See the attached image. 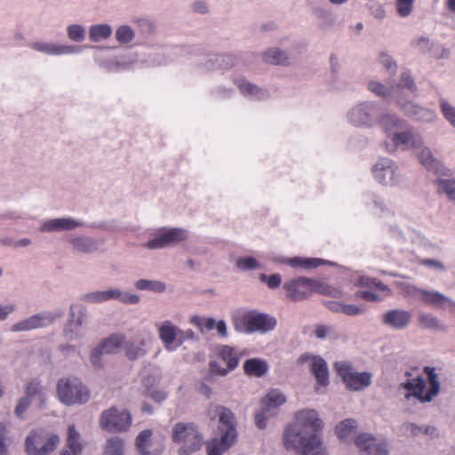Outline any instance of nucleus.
Returning a JSON list of instances; mask_svg holds the SVG:
<instances>
[{
  "instance_id": "nucleus-1",
  "label": "nucleus",
  "mask_w": 455,
  "mask_h": 455,
  "mask_svg": "<svg viewBox=\"0 0 455 455\" xmlns=\"http://www.w3.org/2000/svg\"><path fill=\"white\" fill-rule=\"evenodd\" d=\"M323 428V422L315 410H299L284 430V446L300 455H328L321 437L316 434Z\"/></svg>"
},
{
  "instance_id": "nucleus-2",
  "label": "nucleus",
  "mask_w": 455,
  "mask_h": 455,
  "mask_svg": "<svg viewBox=\"0 0 455 455\" xmlns=\"http://www.w3.org/2000/svg\"><path fill=\"white\" fill-rule=\"evenodd\" d=\"M381 130L387 138L388 152L412 150L423 137L405 119L393 113H386L382 116Z\"/></svg>"
},
{
  "instance_id": "nucleus-3",
  "label": "nucleus",
  "mask_w": 455,
  "mask_h": 455,
  "mask_svg": "<svg viewBox=\"0 0 455 455\" xmlns=\"http://www.w3.org/2000/svg\"><path fill=\"white\" fill-rule=\"evenodd\" d=\"M220 437L213 438L207 444L208 455H222L236 441L237 432L234 413L225 408L219 409V427Z\"/></svg>"
},
{
  "instance_id": "nucleus-4",
  "label": "nucleus",
  "mask_w": 455,
  "mask_h": 455,
  "mask_svg": "<svg viewBox=\"0 0 455 455\" xmlns=\"http://www.w3.org/2000/svg\"><path fill=\"white\" fill-rule=\"evenodd\" d=\"M380 106L373 100H365L353 105L346 113L347 122L356 128L371 129L381 127L382 116Z\"/></svg>"
},
{
  "instance_id": "nucleus-5",
  "label": "nucleus",
  "mask_w": 455,
  "mask_h": 455,
  "mask_svg": "<svg viewBox=\"0 0 455 455\" xmlns=\"http://www.w3.org/2000/svg\"><path fill=\"white\" fill-rule=\"evenodd\" d=\"M58 400L66 406L83 405L91 398L89 388L74 376L60 378L56 384Z\"/></svg>"
},
{
  "instance_id": "nucleus-6",
  "label": "nucleus",
  "mask_w": 455,
  "mask_h": 455,
  "mask_svg": "<svg viewBox=\"0 0 455 455\" xmlns=\"http://www.w3.org/2000/svg\"><path fill=\"white\" fill-rule=\"evenodd\" d=\"M424 372L428 377L429 387L427 389L426 388V381L422 377H417L403 382L402 387L410 392L405 395L407 399L413 396L421 403H429L438 395L440 392V382L435 369L434 367L426 366Z\"/></svg>"
},
{
  "instance_id": "nucleus-7",
  "label": "nucleus",
  "mask_w": 455,
  "mask_h": 455,
  "mask_svg": "<svg viewBox=\"0 0 455 455\" xmlns=\"http://www.w3.org/2000/svg\"><path fill=\"white\" fill-rule=\"evenodd\" d=\"M172 438L179 445L180 455H190L199 451L203 444V435L192 422L176 423L172 429Z\"/></svg>"
},
{
  "instance_id": "nucleus-8",
  "label": "nucleus",
  "mask_w": 455,
  "mask_h": 455,
  "mask_svg": "<svg viewBox=\"0 0 455 455\" xmlns=\"http://www.w3.org/2000/svg\"><path fill=\"white\" fill-rule=\"evenodd\" d=\"M368 89L376 96L384 100H395L398 105V100L403 98L406 91L413 93L417 87L411 76L404 72L401 76L400 82L396 84H389L388 86H386L379 81L371 80L368 83Z\"/></svg>"
},
{
  "instance_id": "nucleus-9",
  "label": "nucleus",
  "mask_w": 455,
  "mask_h": 455,
  "mask_svg": "<svg viewBox=\"0 0 455 455\" xmlns=\"http://www.w3.org/2000/svg\"><path fill=\"white\" fill-rule=\"evenodd\" d=\"M395 283L405 297L420 301L429 307L443 308L446 301H450L449 297L435 290L423 289L407 282H396Z\"/></svg>"
},
{
  "instance_id": "nucleus-10",
  "label": "nucleus",
  "mask_w": 455,
  "mask_h": 455,
  "mask_svg": "<svg viewBox=\"0 0 455 455\" xmlns=\"http://www.w3.org/2000/svg\"><path fill=\"white\" fill-rule=\"evenodd\" d=\"M275 326L276 320L274 317L254 311L247 312L235 321V330L244 333H266Z\"/></svg>"
},
{
  "instance_id": "nucleus-11",
  "label": "nucleus",
  "mask_w": 455,
  "mask_h": 455,
  "mask_svg": "<svg viewBox=\"0 0 455 455\" xmlns=\"http://www.w3.org/2000/svg\"><path fill=\"white\" fill-rule=\"evenodd\" d=\"M375 180L386 187L395 188L403 181V175L395 161L388 157L379 158L372 167Z\"/></svg>"
},
{
  "instance_id": "nucleus-12",
  "label": "nucleus",
  "mask_w": 455,
  "mask_h": 455,
  "mask_svg": "<svg viewBox=\"0 0 455 455\" xmlns=\"http://www.w3.org/2000/svg\"><path fill=\"white\" fill-rule=\"evenodd\" d=\"M80 228H106L104 222L88 224L80 219L70 216L45 220L39 227L43 233L68 232Z\"/></svg>"
},
{
  "instance_id": "nucleus-13",
  "label": "nucleus",
  "mask_w": 455,
  "mask_h": 455,
  "mask_svg": "<svg viewBox=\"0 0 455 455\" xmlns=\"http://www.w3.org/2000/svg\"><path fill=\"white\" fill-rule=\"evenodd\" d=\"M132 420V415L128 411L112 406L101 412L99 424L107 432L121 433L129 429Z\"/></svg>"
},
{
  "instance_id": "nucleus-14",
  "label": "nucleus",
  "mask_w": 455,
  "mask_h": 455,
  "mask_svg": "<svg viewBox=\"0 0 455 455\" xmlns=\"http://www.w3.org/2000/svg\"><path fill=\"white\" fill-rule=\"evenodd\" d=\"M188 238V231L181 228H160L156 229L145 247L149 250L164 249L185 241Z\"/></svg>"
},
{
  "instance_id": "nucleus-15",
  "label": "nucleus",
  "mask_w": 455,
  "mask_h": 455,
  "mask_svg": "<svg viewBox=\"0 0 455 455\" xmlns=\"http://www.w3.org/2000/svg\"><path fill=\"white\" fill-rule=\"evenodd\" d=\"M335 369L347 387L350 390L360 391L371 385L372 375L367 371H355L348 362L336 363Z\"/></svg>"
},
{
  "instance_id": "nucleus-16",
  "label": "nucleus",
  "mask_w": 455,
  "mask_h": 455,
  "mask_svg": "<svg viewBox=\"0 0 455 455\" xmlns=\"http://www.w3.org/2000/svg\"><path fill=\"white\" fill-rule=\"evenodd\" d=\"M64 312L60 311H43L30 315L28 318L18 321L10 327L12 332L30 331L36 329L44 328L54 323L61 318Z\"/></svg>"
},
{
  "instance_id": "nucleus-17",
  "label": "nucleus",
  "mask_w": 455,
  "mask_h": 455,
  "mask_svg": "<svg viewBox=\"0 0 455 455\" xmlns=\"http://www.w3.org/2000/svg\"><path fill=\"white\" fill-rule=\"evenodd\" d=\"M412 151L420 164L428 172L438 176H449L451 174V170L434 156L423 137L419 140Z\"/></svg>"
},
{
  "instance_id": "nucleus-18",
  "label": "nucleus",
  "mask_w": 455,
  "mask_h": 455,
  "mask_svg": "<svg viewBox=\"0 0 455 455\" xmlns=\"http://www.w3.org/2000/svg\"><path fill=\"white\" fill-rule=\"evenodd\" d=\"M286 403L285 395L278 389H272L261 400V408L255 414L256 426L263 429L268 418L275 414V411Z\"/></svg>"
},
{
  "instance_id": "nucleus-19",
  "label": "nucleus",
  "mask_w": 455,
  "mask_h": 455,
  "mask_svg": "<svg viewBox=\"0 0 455 455\" xmlns=\"http://www.w3.org/2000/svg\"><path fill=\"white\" fill-rule=\"evenodd\" d=\"M87 317V311L81 304H71L69 307L68 323L64 327L63 335L68 341H74L83 337L82 326Z\"/></svg>"
},
{
  "instance_id": "nucleus-20",
  "label": "nucleus",
  "mask_w": 455,
  "mask_h": 455,
  "mask_svg": "<svg viewBox=\"0 0 455 455\" xmlns=\"http://www.w3.org/2000/svg\"><path fill=\"white\" fill-rule=\"evenodd\" d=\"M159 339L164 349L168 352H175L182 346V339L180 337L181 329L170 320H164L155 323Z\"/></svg>"
},
{
  "instance_id": "nucleus-21",
  "label": "nucleus",
  "mask_w": 455,
  "mask_h": 455,
  "mask_svg": "<svg viewBox=\"0 0 455 455\" xmlns=\"http://www.w3.org/2000/svg\"><path fill=\"white\" fill-rule=\"evenodd\" d=\"M59 443L60 437L57 435L46 438L43 433L35 431L26 438V451L28 455H48Z\"/></svg>"
},
{
  "instance_id": "nucleus-22",
  "label": "nucleus",
  "mask_w": 455,
  "mask_h": 455,
  "mask_svg": "<svg viewBox=\"0 0 455 455\" xmlns=\"http://www.w3.org/2000/svg\"><path fill=\"white\" fill-rule=\"evenodd\" d=\"M406 94L398 100V107L403 114L421 123H434L437 120L435 110L421 107L406 99Z\"/></svg>"
},
{
  "instance_id": "nucleus-23",
  "label": "nucleus",
  "mask_w": 455,
  "mask_h": 455,
  "mask_svg": "<svg viewBox=\"0 0 455 455\" xmlns=\"http://www.w3.org/2000/svg\"><path fill=\"white\" fill-rule=\"evenodd\" d=\"M355 444L360 451V455L389 454L386 442L371 434L363 433L359 435L355 439Z\"/></svg>"
},
{
  "instance_id": "nucleus-24",
  "label": "nucleus",
  "mask_w": 455,
  "mask_h": 455,
  "mask_svg": "<svg viewBox=\"0 0 455 455\" xmlns=\"http://www.w3.org/2000/svg\"><path fill=\"white\" fill-rule=\"evenodd\" d=\"M29 47L36 52L51 56L78 54L82 51L81 47L77 45L60 44L45 41L33 42L29 44Z\"/></svg>"
},
{
  "instance_id": "nucleus-25",
  "label": "nucleus",
  "mask_w": 455,
  "mask_h": 455,
  "mask_svg": "<svg viewBox=\"0 0 455 455\" xmlns=\"http://www.w3.org/2000/svg\"><path fill=\"white\" fill-rule=\"evenodd\" d=\"M283 290L288 299L299 301L310 296V278L297 277L283 283Z\"/></svg>"
},
{
  "instance_id": "nucleus-26",
  "label": "nucleus",
  "mask_w": 455,
  "mask_h": 455,
  "mask_svg": "<svg viewBox=\"0 0 455 455\" xmlns=\"http://www.w3.org/2000/svg\"><path fill=\"white\" fill-rule=\"evenodd\" d=\"M412 314L405 309H390L381 316V322L384 325L394 330H404L411 323Z\"/></svg>"
},
{
  "instance_id": "nucleus-27",
  "label": "nucleus",
  "mask_w": 455,
  "mask_h": 455,
  "mask_svg": "<svg viewBox=\"0 0 455 455\" xmlns=\"http://www.w3.org/2000/svg\"><path fill=\"white\" fill-rule=\"evenodd\" d=\"M66 242L73 251L79 254H92L99 250L97 240L85 235H69Z\"/></svg>"
},
{
  "instance_id": "nucleus-28",
  "label": "nucleus",
  "mask_w": 455,
  "mask_h": 455,
  "mask_svg": "<svg viewBox=\"0 0 455 455\" xmlns=\"http://www.w3.org/2000/svg\"><path fill=\"white\" fill-rule=\"evenodd\" d=\"M236 85L240 92L249 100H262L268 99L270 96V92L267 89L259 87L245 79H238Z\"/></svg>"
},
{
  "instance_id": "nucleus-29",
  "label": "nucleus",
  "mask_w": 455,
  "mask_h": 455,
  "mask_svg": "<svg viewBox=\"0 0 455 455\" xmlns=\"http://www.w3.org/2000/svg\"><path fill=\"white\" fill-rule=\"evenodd\" d=\"M275 260L278 263L286 264L297 269H312L327 263V261L321 259L303 257H277Z\"/></svg>"
},
{
  "instance_id": "nucleus-30",
  "label": "nucleus",
  "mask_w": 455,
  "mask_h": 455,
  "mask_svg": "<svg viewBox=\"0 0 455 455\" xmlns=\"http://www.w3.org/2000/svg\"><path fill=\"white\" fill-rule=\"evenodd\" d=\"M311 371L321 386L326 387L329 384V372L326 362L318 356L312 357Z\"/></svg>"
},
{
  "instance_id": "nucleus-31",
  "label": "nucleus",
  "mask_w": 455,
  "mask_h": 455,
  "mask_svg": "<svg viewBox=\"0 0 455 455\" xmlns=\"http://www.w3.org/2000/svg\"><path fill=\"white\" fill-rule=\"evenodd\" d=\"M243 371L248 376L262 377L268 371V363L261 358H251L243 363Z\"/></svg>"
},
{
  "instance_id": "nucleus-32",
  "label": "nucleus",
  "mask_w": 455,
  "mask_h": 455,
  "mask_svg": "<svg viewBox=\"0 0 455 455\" xmlns=\"http://www.w3.org/2000/svg\"><path fill=\"white\" fill-rule=\"evenodd\" d=\"M220 357L227 363L228 370L234 371L239 364V353L232 347L222 345L219 347Z\"/></svg>"
},
{
  "instance_id": "nucleus-33",
  "label": "nucleus",
  "mask_w": 455,
  "mask_h": 455,
  "mask_svg": "<svg viewBox=\"0 0 455 455\" xmlns=\"http://www.w3.org/2000/svg\"><path fill=\"white\" fill-rule=\"evenodd\" d=\"M262 59L266 63L273 65H288L290 63L286 52L277 47H272L264 52Z\"/></svg>"
},
{
  "instance_id": "nucleus-34",
  "label": "nucleus",
  "mask_w": 455,
  "mask_h": 455,
  "mask_svg": "<svg viewBox=\"0 0 455 455\" xmlns=\"http://www.w3.org/2000/svg\"><path fill=\"white\" fill-rule=\"evenodd\" d=\"M365 204L371 207L373 213L382 217L390 213V209L385 201L376 194L371 193L365 196Z\"/></svg>"
},
{
  "instance_id": "nucleus-35",
  "label": "nucleus",
  "mask_w": 455,
  "mask_h": 455,
  "mask_svg": "<svg viewBox=\"0 0 455 455\" xmlns=\"http://www.w3.org/2000/svg\"><path fill=\"white\" fill-rule=\"evenodd\" d=\"M124 343V337L121 334H113L104 339L100 346L108 355L116 354Z\"/></svg>"
},
{
  "instance_id": "nucleus-36",
  "label": "nucleus",
  "mask_w": 455,
  "mask_h": 455,
  "mask_svg": "<svg viewBox=\"0 0 455 455\" xmlns=\"http://www.w3.org/2000/svg\"><path fill=\"white\" fill-rule=\"evenodd\" d=\"M81 299L90 304H100L113 299V288L105 291H93L84 293Z\"/></svg>"
},
{
  "instance_id": "nucleus-37",
  "label": "nucleus",
  "mask_w": 455,
  "mask_h": 455,
  "mask_svg": "<svg viewBox=\"0 0 455 455\" xmlns=\"http://www.w3.org/2000/svg\"><path fill=\"white\" fill-rule=\"evenodd\" d=\"M68 450L70 455H80L83 451L81 435L74 425L68 427V436L67 440Z\"/></svg>"
},
{
  "instance_id": "nucleus-38",
  "label": "nucleus",
  "mask_w": 455,
  "mask_h": 455,
  "mask_svg": "<svg viewBox=\"0 0 455 455\" xmlns=\"http://www.w3.org/2000/svg\"><path fill=\"white\" fill-rule=\"evenodd\" d=\"M112 32V28L108 24L92 25L89 28V38L91 41L98 43L109 38Z\"/></svg>"
},
{
  "instance_id": "nucleus-39",
  "label": "nucleus",
  "mask_w": 455,
  "mask_h": 455,
  "mask_svg": "<svg viewBox=\"0 0 455 455\" xmlns=\"http://www.w3.org/2000/svg\"><path fill=\"white\" fill-rule=\"evenodd\" d=\"M357 421L354 419H347L340 421L335 427V433L341 440L348 439L356 430Z\"/></svg>"
},
{
  "instance_id": "nucleus-40",
  "label": "nucleus",
  "mask_w": 455,
  "mask_h": 455,
  "mask_svg": "<svg viewBox=\"0 0 455 455\" xmlns=\"http://www.w3.org/2000/svg\"><path fill=\"white\" fill-rule=\"evenodd\" d=\"M125 355L131 360H136L145 355V341L142 339L129 341L125 346Z\"/></svg>"
},
{
  "instance_id": "nucleus-41",
  "label": "nucleus",
  "mask_w": 455,
  "mask_h": 455,
  "mask_svg": "<svg viewBox=\"0 0 455 455\" xmlns=\"http://www.w3.org/2000/svg\"><path fill=\"white\" fill-rule=\"evenodd\" d=\"M134 285L140 291H149L156 293L164 292L166 290L165 283L159 280L140 279L135 282Z\"/></svg>"
},
{
  "instance_id": "nucleus-42",
  "label": "nucleus",
  "mask_w": 455,
  "mask_h": 455,
  "mask_svg": "<svg viewBox=\"0 0 455 455\" xmlns=\"http://www.w3.org/2000/svg\"><path fill=\"white\" fill-rule=\"evenodd\" d=\"M420 325L426 329L433 331H445V326L442 322L431 313H420L419 315Z\"/></svg>"
},
{
  "instance_id": "nucleus-43",
  "label": "nucleus",
  "mask_w": 455,
  "mask_h": 455,
  "mask_svg": "<svg viewBox=\"0 0 455 455\" xmlns=\"http://www.w3.org/2000/svg\"><path fill=\"white\" fill-rule=\"evenodd\" d=\"M152 431L150 429H145L141 431L136 438V447L140 452V455H157L156 452L149 451L148 450L151 443Z\"/></svg>"
},
{
  "instance_id": "nucleus-44",
  "label": "nucleus",
  "mask_w": 455,
  "mask_h": 455,
  "mask_svg": "<svg viewBox=\"0 0 455 455\" xmlns=\"http://www.w3.org/2000/svg\"><path fill=\"white\" fill-rule=\"evenodd\" d=\"M436 182L438 192L455 202V179H438Z\"/></svg>"
},
{
  "instance_id": "nucleus-45",
  "label": "nucleus",
  "mask_w": 455,
  "mask_h": 455,
  "mask_svg": "<svg viewBox=\"0 0 455 455\" xmlns=\"http://www.w3.org/2000/svg\"><path fill=\"white\" fill-rule=\"evenodd\" d=\"M315 292L324 295H331L336 298L341 296V293L339 290H336L324 283L318 282L310 278V295Z\"/></svg>"
},
{
  "instance_id": "nucleus-46",
  "label": "nucleus",
  "mask_w": 455,
  "mask_h": 455,
  "mask_svg": "<svg viewBox=\"0 0 455 455\" xmlns=\"http://www.w3.org/2000/svg\"><path fill=\"white\" fill-rule=\"evenodd\" d=\"M231 65V58L228 55H214L209 58L204 68V70L210 71L216 68H225Z\"/></svg>"
},
{
  "instance_id": "nucleus-47",
  "label": "nucleus",
  "mask_w": 455,
  "mask_h": 455,
  "mask_svg": "<svg viewBox=\"0 0 455 455\" xmlns=\"http://www.w3.org/2000/svg\"><path fill=\"white\" fill-rule=\"evenodd\" d=\"M113 299L127 305H136L140 301L139 295L129 291H123L118 288H113Z\"/></svg>"
},
{
  "instance_id": "nucleus-48",
  "label": "nucleus",
  "mask_w": 455,
  "mask_h": 455,
  "mask_svg": "<svg viewBox=\"0 0 455 455\" xmlns=\"http://www.w3.org/2000/svg\"><path fill=\"white\" fill-rule=\"evenodd\" d=\"M356 285L374 288L376 290L390 293V289L378 279L362 275L355 281Z\"/></svg>"
},
{
  "instance_id": "nucleus-49",
  "label": "nucleus",
  "mask_w": 455,
  "mask_h": 455,
  "mask_svg": "<svg viewBox=\"0 0 455 455\" xmlns=\"http://www.w3.org/2000/svg\"><path fill=\"white\" fill-rule=\"evenodd\" d=\"M104 455H124V442L118 436H114L107 441Z\"/></svg>"
},
{
  "instance_id": "nucleus-50",
  "label": "nucleus",
  "mask_w": 455,
  "mask_h": 455,
  "mask_svg": "<svg viewBox=\"0 0 455 455\" xmlns=\"http://www.w3.org/2000/svg\"><path fill=\"white\" fill-rule=\"evenodd\" d=\"M26 396L31 400L36 396L42 401L45 400L44 388L39 380L33 379L27 384Z\"/></svg>"
},
{
  "instance_id": "nucleus-51",
  "label": "nucleus",
  "mask_w": 455,
  "mask_h": 455,
  "mask_svg": "<svg viewBox=\"0 0 455 455\" xmlns=\"http://www.w3.org/2000/svg\"><path fill=\"white\" fill-rule=\"evenodd\" d=\"M313 15L321 20L320 26L326 28L333 25L335 20L332 13L322 7H315L312 11Z\"/></svg>"
},
{
  "instance_id": "nucleus-52",
  "label": "nucleus",
  "mask_w": 455,
  "mask_h": 455,
  "mask_svg": "<svg viewBox=\"0 0 455 455\" xmlns=\"http://www.w3.org/2000/svg\"><path fill=\"white\" fill-rule=\"evenodd\" d=\"M135 37L134 30L128 25H123L117 28L116 31V39L120 44H129Z\"/></svg>"
},
{
  "instance_id": "nucleus-53",
  "label": "nucleus",
  "mask_w": 455,
  "mask_h": 455,
  "mask_svg": "<svg viewBox=\"0 0 455 455\" xmlns=\"http://www.w3.org/2000/svg\"><path fill=\"white\" fill-rule=\"evenodd\" d=\"M68 37L73 42H83L85 38L86 31L84 26L72 24L67 27Z\"/></svg>"
},
{
  "instance_id": "nucleus-54",
  "label": "nucleus",
  "mask_w": 455,
  "mask_h": 455,
  "mask_svg": "<svg viewBox=\"0 0 455 455\" xmlns=\"http://www.w3.org/2000/svg\"><path fill=\"white\" fill-rule=\"evenodd\" d=\"M190 323L197 326L203 332L204 329L207 331L215 329L217 321L212 317H201L198 315H194L190 318Z\"/></svg>"
},
{
  "instance_id": "nucleus-55",
  "label": "nucleus",
  "mask_w": 455,
  "mask_h": 455,
  "mask_svg": "<svg viewBox=\"0 0 455 455\" xmlns=\"http://www.w3.org/2000/svg\"><path fill=\"white\" fill-rule=\"evenodd\" d=\"M440 109L443 117L449 124L455 128V107L449 103L447 100L442 98L439 100Z\"/></svg>"
},
{
  "instance_id": "nucleus-56",
  "label": "nucleus",
  "mask_w": 455,
  "mask_h": 455,
  "mask_svg": "<svg viewBox=\"0 0 455 455\" xmlns=\"http://www.w3.org/2000/svg\"><path fill=\"white\" fill-rule=\"evenodd\" d=\"M235 265L239 269L243 271L255 270L261 267L258 260L251 256L237 259Z\"/></svg>"
},
{
  "instance_id": "nucleus-57",
  "label": "nucleus",
  "mask_w": 455,
  "mask_h": 455,
  "mask_svg": "<svg viewBox=\"0 0 455 455\" xmlns=\"http://www.w3.org/2000/svg\"><path fill=\"white\" fill-rule=\"evenodd\" d=\"M140 29V32L144 35H152L156 31L154 22L147 18H139L133 20Z\"/></svg>"
},
{
  "instance_id": "nucleus-58",
  "label": "nucleus",
  "mask_w": 455,
  "mask_h": 455,
  "mask_svg": "<svg viewBox=\"0 0 455 455\" xmlns=\"http://www.w3.org/2000/svg\"><path fill=\"white\" fill-rule=\"evenodd\" d=\"M415 0H397L396 1V12L397 14L402 18L410 16L413 10V4Z\"/></svg>"
},
{
  "instance_id": "nucleus-59",
  "label": "nucleus",
  "mask_w": 455,
  "mask_h": 455,
  "mask_svg": "<svg viewBox=\"0 0 455 455\" xmlns=\"http://www.w3.org/2000/svg\"><path fill=\"white\" fill-rule=\"evenodd\" d=\"M423 427L415 423L405 422L401 427L399 431L407 436H417L422 434Z\"/></svg>"
},
{
  "instance_id": "nucleus-60",
  "label": "nucleus",
  "mask_w": 455,
  "mask_h": 455,
  "mask_svg": "<svg viewBox=\"0 0 455 455\" xmlns=\"http://www.w3.org/2000/svg\"><path fill=\"white\" fill-rule=\"evenodd\" d=\"M379 61L389 74H395L396 72V62L389 54L382 52L379 56Z\"/></svg>"
},
{
  "instance_id": "nucleus-61",
  "label": "nucleus",
  "mask_w": 455,
  "mask_h": 455,
  "mask_svg": "<svg viewBox=\"0 0 455 455\" xmlns=\"http://www.w3.org/2000/svg\"><path fill=\"white\" fill-rule=\"evenodd\" d=\"M106 355V354H105V352H103V349L101 348L100 344L98 346H96L92 350L91 355H90V360H91L92 364L95 368H102L103 367V363H102V355Z\"/></svg>"
},
{
  "instance_id": "nucleus-62",
  "label": "nucleus",
  "mask_w": 455,
  "mask_h": 455,
  "mask_svg": "<svg viewBox=\"0 0 455 455\" xmlns=\"http://www.w3.org/2000/svg\"><path fill=\"white\" fill-rule=\"evenodd\" d=\"M32 400L29 399V397H27L26 395L22 398H20L18 402V404L15 408V415L19 419L24 418V412L28 410V408L30 406Z\"/></svg>"
},
{
  "instance_id": "nucleus-63",
  "label": "nucleus",
  "mask_w": 455,
  "mask_h": 455,
  "mask_svg": "<svg viewBox=\"0 0 455 455\" xmlns=\"http://www.w3.org/2000/svg\"><path fill=\"white\" fill-rule=\"evenodd\" d=\"M260 280L266 282L270 289L277 288L282 283V277L279 274H273L268 277L265 274H261Z\"/></svg>"
},
{
  "instance_id": "nucleus-64",
  "label": "nucleus",
  "mask_w": 455,
  "mask_h": 455,
  "mask_svg": "<svg viewBox=\"0 0 455 455\" xmlns=\"http://www.w3.org/2000/svg\"><path fill=\"white\" fill-rule=\"evenodd\" d=\"M209 369L212 374L219 376H226L228 372L232 371L231 370H228V367L223 368L217 361H211L209 363Z\"/></svg>"
}]
</instances>
